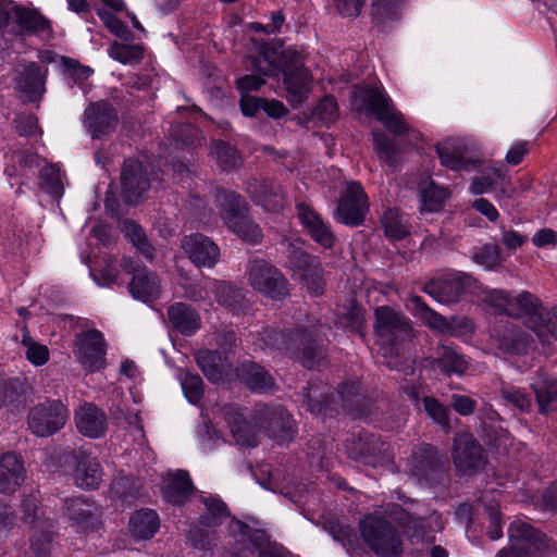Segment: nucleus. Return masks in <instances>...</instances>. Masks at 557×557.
I'll use <instances>...</instances> for the list:
<instances>
[{
	"label": "nucleus",
	"mask_w": 557,
	"mask_h": 557,
	"mask_svg": "<svg viewBox=\"0 0 557 557\" xmlns=\"http://www.w3.org/2000/svg\"><path fill=\"white\" fill-rule=\"evenodd\" d=\"M171 329L184 336H191L201 329L200 314L185 302H174L166 309Z\"/></svg>",
	"instance_id": "nucleus-33"
},
{
	"label": "nucleus",
	"mask_w": 557,
	"mask_h": 557,
	"mask_svg": "<svg viewBox=\"0 0 557 557\" xmlns=\"http://www.w3.org/2000/svg\"><path fill=\"white\" fill-rule=\"evenodd\" d=\"M373 332L377 343L395 355L416 336L409 318L389 306L375 308Z\"/></svg>",
	"instance_id": "nucleus-7"
},
{
	"label": "nucleus",
	"mask_w": 557,
	"mask_h": 557,
	"mask_svg": "<svg viewBox=\"0 0 557 557\" xmlns=\"http://www.w3.org/2000/svg\"><path fill=\"white\" fill-rule=\"evenodd\" d=\"M69 457L73 467L75 485L85 491L97 490L103 475L98 459L82 448L72 449Z\"/></svg>",
	"instance_id": "nucleus-21"
},
{
	"label": "nucleus",
	"mask_w": 557,
	"mask_h": 557,
	"mask_svg": "<svg viewBox=\"0 0 557 557\" xmlns=\"http://www.w3.org/2000/svg\"><path fill=\"white\" fill-rule=\"evenodd\" d=\"M40 500L35 494L25 495L21 502L22 519L25 523L35 528H54V521L49 518H42L40 512Z\"/></svg>",
	"instance_id": "nucleus-48"
},
{
	"label": "nucleus",
	"mask_w": 557,
	"mask_h": 557,
	"mask_svg": "<svg viewBox=\"0 0 557 557\" xmlns=\"http://www.w3.org/2000/svg\"><path fill=\"white\" fill-rule=\"evenodd\" d=\"M182 248L197 268H212L220 259L218 245L208 236L195 233L185 236Z\"/></svg>",
	"instance_id": "nucleus-25"
},
{
	"label": "nucleus",
	"mask_w": 557,
	"mask_h": 557,
	"mask_svg": "<svg viewBox=\"0 0 557 557\" xmlns=\"http://www.w3.org/2000/svg\"><path fill=\"white\" fill-rule=\"evenodd\" d=\"M491 336L499 350L510 355L525 354L532 342L529 333L508 321L496 323L491 331Z\"/></svg>",
	"instance_id": "nucleus-23"
},
{
	"label": "nucleus",
	"mask_w": 557,
	"mask_h": 557,
	"mask_svg": "<svg viewBox=\"0 0 557 557\" xmlns=\"http://www.w3.org/2000/svg\"><path fill=\"white\" fill-rule=\"evenodd\" d=\"M339 323L346 327L359 334L364 339V309L361 305L352 302L349 307L345 308V311L339 317Z\"/></svg>",
	"instance_id": "nucleus-57"
},
{
	"label": "nucleus",
	"mask_w": 557,
	"mask_h": 557,
	"mask_svg": "<svg viewBox=\"0 0 557 557\" xmlns=\"http://www.w3.org/2000/svg\"><path fill=\"white\" fill-rule=\"evenodd\" d=\"M384 234L393 240H401L409 235V231L404 225L401 216L395 209H387L381 218Z\"/></svg>",
	"instance_id": "nucleus-59"
},
{
	"label": "nucleus",
	"mask_w": 557,
	"mask_h": 557,
	"mask_svg": "<svg viewBox=\"0 0 557 557\" xmlns=\"http://www.w3.org/2000/svg\"><path fill=\"white\" fill-rule=\"evenodd\" d=\"M297 215L310 237L323 248L334 246L335 236L321 216L305 202L297 205Z\"/></svg>",
	"instance_id": "nucleus-31"
},
{
	"label": "nucleus",
	"mask_w": 557,
	"mask_h": 557,
	"mask_svg": "<svg viewBox=\"0 0 557 557\" xmlns=\"http://www.w3.org/2000/svg\"><path fill=\"white\" fill-rule=\"evenodd\" d=\"M387 448L388 445L380 436L366 432L354 435L347 444V453L352 460L372 467L385 459Z\"/></svg>",
	"instance_id": "nucleus-22"
},
{
	"label": "nucleus",
	"mask_w": 557,
	"mask_h": 557,
	"mask_svg": "<svg viewBox=\"0 0 557 557\" xmlns=\"http://www.w3.org/2000/svg\"><path fill=\"white\" fill-rule=\"evenodd\" d=\"M76 428L85 436L98 438L107 431V416L94 404L83 405L75 413Z\"/></svg>",
	"instance_id": "nucleus-34"
},
{
	"label": "nucleus",
	"mask_w": 557,
	"mask_h": 557,
	"mask_svg": "<svg viewBox=\"0 0 557 557\" xmlns=\"http://www.w3.org/2000/svg\"><path fill=\"white\" fill-rule=\"evenodd\" d=\"M338 117V106L335 98L331 95L324 96L311 110L308 120L319 122L322 125H330Z\"/></svg>",
	"instance_id": "nucleus-53"
},
{
	"label": "nucleus",
	"mask_w": 557,
	"mask_h": 557,
	"mask_svg": "<svg viewBox=\"0 0 557 557\" xmlns=\"http://www.w3.org/2000/svg\"><path fill=\"white\" fill-rule=\"evenodd\" d=\"M409 304L413 314L430 329L444 334L454 330V322L456 318L453 317L448 320L444 315L430 308L421 296L411 295L409 298Z\"/></svg>",
	"instance_id": "nucleus-37"
},
{
	"label": "nucleus",
	"mask_w": 557,
	"mask_h": 557,
	"mask_svg": "<svg viewBox=\"0 0 557 557\" xmlns=\"http://www.w3.org/2000/svg\"><path fill=\"white\" fill-rule=\"evenodd\" d=\"M83 123L92 139L111 136L119 125V111L108 100L90 102L84 110Z\"/></svg>",
	"instance_id": "nucleus-17"
},
{
	"label": "nucleus",
	"mask_w": 557,
	"mask_h": 557,
	"mask_svg": "<svg viewBox=\"0 0 557 557\" xmlns=\"http://www.w3.org/2000/svg\"><path fill=\"white\" fill-rule=\"evenodd\" d=\"M510 546L500 549L497 557H555L556 543L528 522L517 520L508 528Z\"/></svg>",
	"instance_id": "nucleus-5"
},
{
	"label": "nucleus",
	"mask_w": 557,
	"mask_h": 557,
	"mask_svg": "<svg viewBox=\"0 0 557 557\" xmlns=\"http://www.w3.org/2000/svg\"><path fill=\"white\" fill-rule=\"evenodd\" d=\"M16 22L22 30L28 34L52 35L50 21L36 9L17 8Z\"/></svg>",
	"instance_id": "nucleus-42"
},
{
	"label": "nucleus",
	"mask_w": 557,
	"mask_h": 557,
	"mask_svg": "<svg viewBox=\"0 0 557 557\" xmlns=\"http://www.w3.org/2000/svg\"><path fill=\"white\" fill-rule=\"evenodd\" d=\"M40 188L51 195L53 198L59 199L64 191L63 183L61 180L60 170L53 165H47L39 171Z\"/></svg>",
	"instance_id": "nucleus-56"
},
{
	"label": "nucleus",
	"mask_w": 557,
	"mask_h": 557,
	"mask_svg": "<svg viewBox=\"0 0 557 557\" xmlns=\"http://www.w3.org/2000/svg\"><path fill=\"white\" fill-rule=\"evenodd\" d=\"M499 394L502 399L505 400L507 405L517 408L521 412L529 411L532 407L531 398L518 388L504 385L499 389Z\"/></svg>",
	"instance_id": "nucleus-64"
},
{
	"label": "nucleus",
	"mask_w": 557,
	"mask_h": 557,
	"mask_svg": "<svg viewBox=\"0 0 557 557\" xmlns=\"http://www.w3.org/2000/svg\"><path fill=\"white\" fill-rule=\"evenodd\" d=\"M215 300L219 305L231 310H242L245 308L244 289L228 281H216L213 288Z\"/></svg>",
	"instance_id": "nucleus-44"
},
{
	"label": "nucleus",
	"mask_w": 557,
	"mask_h": 557,
	"mask_svg": "<svg viewBox=\"0 0 557 557\" xmlns=\"http://www.w3.org/2000/svg\"><path fill=\"white\" fill-rule=\"evenodd\" d=\"M331 327L320 321L310 326L288 331L285 354L302 367L312 370L326 364V349L322 344Z\"/></svg>",
	"instance_id": "nucleus-3"
},
{
	"label": "nucleus",
	"mask_w": 557,
	"mask_h": 557,
	"mask_svg": "<svg viewBox=\"0 0 557 557\" xmlns=\"http://www.w3.org/2000/svg\"><path fill=\"white\" fill-rule=\"evenodd\" d=\"M288 331L274 326H262L253 334L252 345L259 350L285 352Z\"/></svg>",
	"instance_id": "nucleus-43"
},
{
	"label": "nucleus",
	"mask_w": 557,
	"mask_h": 557,
	"mask_svg": "<svg viewBox=\"0 0 557 557\" xmlns=\"http://www.w3.org/2000/svg\"><path fill=\"white\" fill-rule=\"evenodd\" d=\"M248 191L252 201L269 212H280L285 206V195L280 183L273 180H255Z\"/></svg>",
	"instance_id": "nucleus-28"
},
{
	"label": "nucleus",
	"mask_w": 557,
	"mask_h": 557,
	"mask_svg": "<svg viewBox=\"0 0 557 557\" xmlns=\"http://www.w3.org/2000/svg\"><path fill=\"white\" fill-rule=\"evenodd\" d=\"M195 361L211 383L224 382L230 374L232 363L218 349H199L194 354Z\"/></svg>",
	"instance_id": "nucleus-29"
},
{
	"label": "nucleus",
	"mask_w": 557,
	"mask_h": 557,
	"mask_svg": "<svg viewBox=\"0 0 557 557\" xmlns=\"http://www.w3.org/2000/svg\"><path fill=\"white\" fill-rule=\"evenodd\" d=\"M34 394V387L24 375L9 376L0 369V409L25 407Z\"/></svg>",
	"instance_id": "nucleus-24"
},
{
	"label": "nucleus",
	"mask_w": 557,
	"mask_h": 557,
	"mask_svg": "<svg viewBox=\"0 0 557 557\" xmlns=\"http://www.w3.org/2000/svg\"><path fill=\"white\" fill-rule=\"evenodd\" d=\"M374 149L379 158L389 166L398 163V150L394 141L381 129L372 133Z\"/></svg>",
	"instance_id": "nucleus-55"
},
{
	"label": "nucleus",
	"mask_w": 557,
	"mask_h": 557,
	"mask_svg": "<svg viewBox=\"0 0 557 557\" xmlns=\"http://www.w3.org/2000/svg\"><path fill=\"white\" fill-rule=\"evenodd\" d=\"M170 137L178 147H196L201 144L202 136L200 129L191 123H178L172 125Z\"/></svg>",
	"instance_id": "nucleus-51"
},
{
	"label": "nucleus",
	"mask_w": 557,
	"mask_h": 557,
	"mask_svg": "<svg viewBox=\"0 0 557 557\" xmlns=\"http://www.w3.org/2000/svg\"><path fill=\"white\" fill-rule=\"evenodd\" d=\"M200 500L206 508V511L200 515L198 520L200 525L215 528L230 517L231 513L227 505L221 498L202 496Z\"/></svg>",
	"instance_id": "nucleus-45"
},
{
	"label": "nucleus",
	"mask_w": 557,
	"mask_h": 557,
	"mask_svg": "<svg viewBox=\"0 0 557 557\" xmlns=\"http://www.w3.org/2000/svg\"><path fill=\"white\" fill-rule=\"evenodd\" d=\"M214 532L203 529L199 525L191 524L186 531V536L190 546L195 549L207 552L211 549L214 541Z\"/></svg>",
	"instance_id": "nucleus-63"
},
{
	"label": "nucleus",
	"mask_w": 557,
	"mask_h": 557,
	"mask_svg": "<svg viewBox=\"0 0 557 557\" xmlns=\"http://www.w3.org/2000/svg\"><path fill=\"white\" fill-rule=\"evenodd\" d=\"M75 355L89 372L104 368L107 344L102 333L96 329L75 334Z\"/></svg>",
	"instance_id": "nucleus-19"
},
{
	"label": "nucleus",
	"mask_w": 557,
	"mask_h": 557,
	"mask_svg": "<svg viewBox=\"0 0 557 557\" xmlns=\"http://www.w3.org/2000/svg\"><path fill=\"white\" fill-rule=\"evenodd\" d=\"M359 98L362 109L373 114L395 136L405 135L409 131L401 112L395 109L391 98L379 87L368 85L361 88Z\"/></svg>",
	"instance_id": "nucleus-9"
},
{
	"label": "nucleus",
	"mask_w": 557,
	"mask_h": 557,
	"mask_svg": "<svg viewBox=\"0 0 557 557\" xmlns=\"http://www.w3.org/2000/svg\"><path fill=\"white\" fill-rule=\"evenodd\" d=\"M250 418L260 432L278 443L289 442L297 434L293 416L281 404L258 403Z\"/></svg>",
	"instance_id": "nucleus-8"
},
{
	"label": "nucleus",
	"mask_w": 557,
	"mask_h": 557,
	"mask_svg": "<svg viewBox=\"0 0 557 557\" xmlns=\"http://www.w3.org/2000/svg\"><path fill=\"white\" fill-rule=\"evenodd\" d=\"M26 478L23 458L15 453H5L0 457V493L13 494Z\"/></svg>",
	"instance_id": "nucleus-30"
},
{
	"label": "nucleus",
	"mask_w": 557,
	"mask_h": 557,
	"mask_svg": "<svg viewBox=\"0 0 557 557\" xmlns=\"http://www.w3.org/2000/svg\"><path fill=\"white\" fill-rule=\"evenodd\" d=\"M248 284L272 300H283L289 294L288 280L283 272L264 259H252L246 268Z\"/></svg>",
	"instance_id": "nucleus-10"
},
{
	"label": "nucleus",
	"mask_w": 557,
	"mask_h": 557,
	"mask_svg": "<svg viewBox=\"0 0 557 557\" xmlns=\"http://www.w3.org/2000/svg\"><path fill=\"white\" fill-rule=\"evenodd\" d=\"M110 498L116 508L132 506L137 499L148 496L143 492V481L138 478L119 474L110 485Z\"/></svg>",
	"instance_id": "nucleus-32"
},
{
	"label": "nucleus",
	"mask_w": 557,
	"mask_h": 557,
	"mask_svg": "<svg viewBox=\"0 0 557 557\" xmlns=\"http://www.w3.org/2000/svg\"><path fill=\"white\" fill-rule=\"evenodd\" d=\"M531 388L540 413L547 414L557 410V379L539 371L533 377Z\"/></svg>",
	"instance_id": "nucleus-35"
},
{
	"label": "nucleus",
	"mask_w": 557,
	"mask_h": 557,
	"mask_svg": "<svg viewBox=\"0 0 557 557\" xmlns=\"http://www.w3.org/2000/svg\"><path fill=\"white\" fill-rule=\"evenodd\" d=\"M392 517L409 539L423 534V518L412 515L400 506L393 510Z\"/></svg>",
	"instance_id": "nucleus-52"
},
{
	"label": "nucleus",
	"mask_w": 557,
	"mask_h": 557,
	"mask_svg": "<svg viewBox=\"0 0 557 557\" xmlns=\"http://www.w3.org/2000/svg\"><path fill=\"white\" fill-rule=\"evenodd\" d=\"M213 335L215 345L221 350L220 352L228 359L231 356L233 357L238 347V337L235 330L227 325H220Z\"/></svg>",
	"instance_id": "nucleus-60"
},
{
	"label": "nucleus",
	"mask_w": 557,
	"mask_h": 557,
	"mask_svg": "<svg viewBox=\"0 0 557 557\" xmlns=\"http://www.w3.org/2000/svg\"><path fill=\"white\" fill-rule=\"evenodd\" d=\"M69 410L59 399H46L32 407L27 413L30 432L39 437H49L66 424Z\"/></svg>",
	"instance_id": "nucleus-13"
},
{
	"label": "nucleus",
	"mask_w": 557,
	"mask_h": 557,
	"mask_svg": "<svg viewBox=\"0 0 557 557\" xmlns=\"http://www.w3.org/2000/svg\"><path fill=\"white\" fill-rule=\"evenodd\" d=\"M181 384L184 395L189 403L197 404L201 400L205 393V384L198 374L185 372L181 377Z\"/></svg>",
	"instance_id": "nucleus-62"
},
{
	"label": "nucleus",
	"mask_w": 557,
	"mask_h": 557,
	"mask_svg": "<svg viewBox=\"0 0 557 557\" xmlns=\"http://www.w3.org/2000/svg\"><path fill=\"white\" fill-rule=\"evenodd\" d=\"M338 397L342 401V407L347 411L361 410L362 394L360 383L357 381L345 382L338 386Z\"/></svg>",
	"instance_id": "nucleus-58"
},
{
	"label": "nucleus",
	"mask_w": 557,
	"mask_h": 557,
	"mask_svg": "<svg viewBox=\"0 0 557 557\" xmlns=\"http://www.w3.org/2000/svg\"><path fill=\"white\" fill-rule=\"evenodd\" d=\"M120 181L121 197L128 205H137L150 188V180L145 166L133 158L123 162Z\"/></svg>",
	"instance_id": "nucleus-20"
},
{
	"label": "nucleus",
	"mask_w": 557,
	"mask_h": 557,
	"mask_svg": "<svg viewBox=\"0 0 557 557\" xmlns=\"http://www.w3.org/2000/svg\"><path fill=\"white\" fill-rule=\"evenodd\" d=\"M128 289L134 298L144 302L154 301L161 293L158 275L148 269L132 277Z\"/></svg>",
	"instance_id": "nucleus-40"
},
{
	"label": "nucleus",
	"mask_w": 557,
	"mask_h": 557,
	"mask_svg": "<svg viewBox=\"0 0 557 557\" xmlns=\"http://www.w3.org/2000/svg\"><path fill=\"white\" fill-rule=\"evenodd\" d=\"M111 58L121 63L139 62L144 57V48L139 45L113 42L109 49Z\"/></svg>",
	"instance_id": "nucleus-61"
},
{
	"label": "nucleus",
	"mask_w": 557,
	"mask_h": 557,
	"mask_svg": "<svg viewBox=\"0 0 557 557\" xmlns=\"http://www.w3.org/2000/svg\"><path fill=\"white\" fill-rule=\"evenodd\" d=\"M211 153L218 166L224 172H232L240 165L242 159L238 150L227 141L221 139L213 140Z\"/></svg>",
	"instance_id": "nucleus-46"
},
{
	"label": "nucleus",
	"mask_w": 557,
	"mask_h": 557,
	"mask_svg": "<svg viewBox=\"0 0 557 557\" xmlns=\"http://www.w3.org/2000/svg\"><path fill=\"white\" fill-rule=\"evenodd\" d=\"M256 48L258 55L246 59V70H258L267 76L281 72L288 100L293 106L302 104L310 92L312 76L301 52L290 47L284 49L281 41L261 40L256 42Z\"/></svg>",
	"instance_id": "nucleus-1"
},
{
	"label": "nucleus",
	"mask_w": 557,
	"mask_h": 557,
	"mask_svg": "<svg viewBox=\"0 0 557 557\" xmlns=\"http://www.w3.org/2000/svg\"><path fill=\"white\" fill-rule=\"evenodd\" d=\"M422 404L428 417L438 424L445 433H448L451 430L449 409L433 396H423Z\"/></svg>",
	"instance_id": "nucleus-54"
},
{
	"label": "nucleus",
	"mask_w": 557,
	"mask_h": 557,
	"mask_svg": "<svg viewBox=\"0 0 557 557\" xmlns=\"http://www.w3.org/2000/svg\"><path fill=\"white\" fill-rule=\"evenodd\" d=\"M369 211V200L360 183H350L342 194L335 211V219L350 227L364 223Z\"/></svg>",
	"instance_id": "nucleus-18"
},
{
	"label": "nucleus",
	"mask_w": 557,
	"mask_h": 557,
	"mask_svg": "<svg viewBox=\"0 0 557 557\" xmlns=\"http://www.w3.org/2000/svg\"><path fill=\"white\" fill-rule=\"evenodd\" d=\"M287 252V267L290 269L293 277L304 283L312 296L322 295L325 281L320 259L293 244L288 245Z\"/></svg>",
	"instance_id": "nucleus-12"
},
{
	"label": "nucleus",
	"mask_w": 557,
	"mask_h": 557,
	"mask_svg": "<svg viewBox=\"0 0 557 557\" xmlns=\"http://www.w3.org/2000/svg\"><path fill=\"white\" fill-rule=\"evenodd\" d=\"M14 89L23 104L40 102L46 94L48 69L37 62H25L15 70Z\"/></svg>",
	"instance_id": "nucleus-15"
},
{
	"label": "nucleus",
	"mask_w": 557,
	"mask_h": 557,
	"mask_svg": "<svg viewBox=\"0 0 557 557\" xmlns=\"http://www.w3.org/2000/svg\"><path fill=\"white\" fill-rule=\"evenodd\" d=\"M405 0H374L371 8L372 24L384 26L399 18Z\"/></svg>",
	"instance_id": "nucleus-47"
},
{
	"label": "nucleus",
	"mask_w": 557,
	"mask_h": 557,
	"mask_svg": "<svg viewBox=\"0 0 557 557\" xmlns=\"http://www.w3.org/2000/svg\"><path fill=\"white\" fill-rule=\"evenodd\" d=\"M214 203L225 225L249 244H259L262 231L249 215V205L245 197L235 190L218 187L214 189Z\"/></svg>",
	"instance_id": "nucleus-4"
},
{
	"label": "nucleus",
	"mask_w": 557,
	"mask_h": 557,
	"mask_svg": "<svg viewBox=\"0 0 557 557\" xmlns=\"http://www.w3.org/2000/svg\"><path fill=\"white\" fill-rule=\"evenodd\" d=\"M160 528V518L156 510L143 508L132 513L129 533L135 540H150Z\"/></svg>",
	"instance_id": "nucleus-39"
},
{
	"label": "nucleus",
	"mask_w": 557,
	"mask_h": 557,
	"mask_svg": "<svg viewBox=\"0 0 557 557\" xmlns=\"http://www.w3.org/2000/svg\"><path fill=\"white\" fill-rule=\"evenodd\" d=\"M435 362L442 372L447 375L454 373L462 374L468 368V363L463 357L448 346H442Z\"/></svg>",
	"instance_id": "nucleus-50"
},
{
	"label": "nucleus",
	"mask_w": 557,
	"mask_h": 557,
	"mask_svg": "<svg viewBox=\"0 0 557 557\" xmlns=\"http://www.w3.org/2000/svg\"><path fill=\"white\" fill-rule=\"evenodd\" d=\"M163 483V497L173 505L184 504L195 490L188 472L184 470L170 473Z\"/></svg>",
	"instance_id": "nucleus-38"
},
{
	"label": "nucleus",
	"mask_w": 557,
	"mask_h": 557,
	"mask_svg": "<svg viewBox=\"0 0 557 557\" xmlns=\"http://www.w3.org/2000/svg\"><path fill=\"white\" fill-rule=\"evenodd\" d=\"M471 276L460 272L443 273L430 278L422 290L443 305H454L461 300L471 285Z\"/></svg>",
	"instance_id": "nucleus-16"
},
{
	"label": "nucleus",
	"mask_w": 557,
	"mask_h": 557,
	"mask_svg": "<svg viewBox=\"0 0 557 557\" xmlns=\"http://www.w3.org/2000/svg\"><path fill=\"white\" fill-rule=\"evenodd\" d=\"M484 301L497 315L524 319L542 343L557 339V307L547 310L532 293L523 290L516 295L505 289H493Z\"/></svg>",
	"instance_id": "nucleus-2"
},
{
	"label": "nucleus",
	"mask_w": 557,
	"mask_h": 557,
	"mask_svg": "<svg viewBox=\"0 0 557 557\" xmlns=\"http://www.w3.org/2000/svg\"><path fill=\"white\" fill-rule=\"evenodd\" d=\"M451 458L459 476L483 472L488 463L487 451L470 432H459L453 440Z\"/></svg>",
	"instance_id": "nucleus-11"
},
{
	"label": "nucleus",
	"mask_w": 557,
	"mask_h": 557,
	"mask_svg": "<svg viewBox=\"0 0 557 557\" xmlns=\"http://www.w3.org/2000/svg\"><path fill=\"white\" fill-rule=\"evenodd\" d=\"M411 458L410 473L420 483L436 486L447 479L444 461L436 446L421 444L412 450Z\"/></svg>",
	"instance_id": "nucleus-14"
},
{
	"label": "nucleus",
	"mask_w": 557,
	"mask_h": 557,
	"mask_svg": "<svg viewBox=\"0 0 557 557\" xmlns=\"http://www.w3.org/2000/svg\"><path fill=\"white\" fill-rule=\"evenodd\" d=\"M92 508L94 503L82 496L70 497L63 502L65 516L83 530H94L99 523Z\"/></svg>",
	"instance_id": "nucleus-36"
},
{
	"label": "nucleus",
	"mask_w": 557,
	"mask_h": 557,
	"mask_svg": "<svg viewBox=\"0 0 557 557\" xmlns=\"http://www.w3.org/2000/svg\"><path fill=\"white\" fill-rule=\"evenodd\" d=\"M302 406L314 416L330 414L336 411L331 387L323 382H309L300 392Z\"/></svg>",
	"instance_id": "nucleus-27"
},
{
	"label": "nucleus",
	"mask_w": 557,
	"mask_h": 557,
	"mask_svg": "<svg viewBox=\"0 0 557 557\" xmlns=\"http://www.w3.org/2000/svg\"><path fill=\"white\" fill-rule=\"evenodd\" d=\"M360 535L377 557H403L404 540L395 525L376 515L364 516L359 522Z\"/></svg>",
	"instance_id": "nucleus-6"
},
{
	"label": "nucleus",
	"mask_w": 557,
	"mask_h": 557,
	"mask_svg": "<svg viewBox=\"0 0 557 557\" xmlns=\"http://www.w3.org/2000/svg\"><path fill=\"white\" fill-rule=\"evenodd\" d=\"M235 374L252 393H269L275 386V380L270 372L253 360L239 361L235 368Z\"/></svg>",
	"instance_id": "nucleus-26"
},
{
	"label": "nucleus",
	"mask_w": 557,
	"mask_h": 557,
	"mask_svg": "<svg viewBox=\"0 0 557 557\" xmlns=\"http://www.w3.org/2000/svg\"><path fill=\"white\" fill-rule=\"evenodd\" d=\"M418 189L421 197V211L438 212L449 197V191L437 186L430 177L420 182Z\"/></svg>",
	"instance_id": "nucleus-41"
},
{
	"label": "nucleus",
	"mask_w": 557,
	"mask_h": 557,
	"mask_svg": "<svg viewBox=\"0 0 557 557\" xmlns=\"http://www.w3.org/2000/svg\"><path fill=\"white\" fill-rule=\"evenodd\" d=\"M324 530L337 542H339L348 552L358 547L359 541L355 530L350 525L342 523L339 520L329 518L323 523Z\"/></svg>",
	"instance_id": "nucleus-49"
}]
</instances>
